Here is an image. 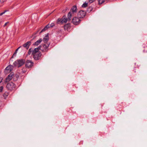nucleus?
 Returning <instances> with one entry per match:
<instances>
[{"label": "nucleus", "mask_w": 147, "mask_h": 147, "mask_svg": "<svg viewBox=\"0 0 147 147\" xmlns=\"http://www.w3.org/2000/svg\"><path fill=\"white\" fill-rule=\"evenodd\" d=\"M25 62V60L24 59H17L13 63V65L14 67H19L23 65Z\"/></svg>", "instance_id": "nucleus-2"}, {"label": "nucleus", "mask_w": 147, "mask_h": 147, "mask_svg": "<svg viewBox=\"0 0 147 147\" xmlns=\"http://www.w3.org/2000/svg\"><path fill=\"white\" fill-rule=\"evenodd\" d=\"M9 93L7 92H5L3 94V96L4 98L5 99L6 97L8 96Z\"/></svg>", "instance_id": "nucleus-22"}, {"label": "nucleus", "mask_w": 147, "mask_h": 147, "mask_svg": "<svg viewBox=\"0 0 147 147\" xmlns=\"http://www.w3.org/2000/svg\"><path fill=\"white\" fill-rule=\"evenodd\" d=\"M50 28L49 27V24L47 25H46L44 28L40 32L39 34H40L42 32H43L45 31L46 30H47L49 28Z\"/></svg>", "instance_id": "nucleus-16"}, {"label": "nucleus", "mask_w": 147, "mask_h": 147, "mask_svg": "<svg viewBox=\"0 0 147 147\" xmlns=\"http://www.w3.org/2000/svg\"><path fill=\"white\" fill-rule=\"evenodd\" d=\"M50 43V42L47 43L46 44H43L40 45L41 46L40 49L41 51L43 52H47L49 49L48 48L49 47Z\"/></svg>", "instance_id": "nucleus-3"}, {"label": "nucleus", "mask_w": 147, "mask_h": 147, "mask_svg": "<svg viewBox=\"0 0 147 147\" xmlns=\"http://www.w3.org/2000/svg\"><path fill=\"white\" fill-rule=\"evenodd\" d=\"M42 40V38H40L39 40H37L34 43L33 45L37 46L40 44Z\"/></svg>", "instance_id": "nucleus-17"}, {"label": "nucleus", "mask_w": 147, "mask_h": 147, "mask_svg": "<svg viewBox=\"0 0 147 147\" xmlns=\"http://www.w3.org/2000/svg\"><path fill=\"white\" fill-rule=\"evenodd\" d=\"M21 47H22V46H20L16 50L15 52H14L13 55H12V57H11V58H13L14 57H15L16 56V55L17 53V51H18L19 49L21 48Z\"/></svg>", "instance_id": "nucleus-18"}, {"label": "nucleus", "mask_w": 147, "mask_h": 147, "mask_svg": "<svg viewBox=\"0 0 147 147\" xmlns=\"http://www.w3.org/2000/svg\"><path fill=\"white\" fill-rule=\"evenodd\" d=\"M26 69L25 68H23L22 69V72L24 73L26 72Z\"/></svg>", "instance_id": "nucleus-26"}, {"label": "nucleus", "mask_w": 147, "mask_h": 147, "mask_svg": "<svg viewBox=\"0 0 147 147\" xmlns=\"http://www.w3.org/2000/svg\"><path fill=\"white\" fill-rule=\"evenodd\" d=\"M7 0H0V4H1L5 2Z\"/></svg>", "instance_id": "nucleus-28"}, {"label": "nucleus", "mask_w": 147, "mask_h": 147, "mask_svg": "<svg viewBox=\"0 0 147 147\" xmlns=\"http://www.w3.org/2000/svg\"><path fill=\"white\" fill-rule=\"evenodd\" d=\"M7 11V10H5L3 12L0 13V16H1L3 14H4L5 13V12H6Z\"/></svg>", "instance_id": "nucleus-29"}, {"label": "nucleus", "mask_w": 147, "mask_h": 147, "mask_svg": "<svg viewBox=\"0 0 147 147\" xmlns=\"http://www.w3.org/2000/svg\"><path fill=\"white\" fill-rule=\"evenodd\" d=\"M41 28H39L38 29V30L36 32V33H35V34H37L38 32H39V31H40V30L41 29Z\"/></svg>", "instance_id": "nucleus-33"}, {"label": "nucleus", "mask_w": 147, "mask_h": 147, "mask_svg": "<svg viewBox=\"0 0 147 147\" xmlns=\"http://www.w3.org/2000/svg\"><path fill=\"white\" fill-rule=\"evenodd\" d=\"M6 87L8 90H12L15 89L16 85L13 82H11L7 84Z\"/></svg>", "instance_id": "nucleus-4"}, {"label": "nucleus", "mask_w": 147, "mask_h": 147, "mask_svg": "<svg viewBox=\"0 0 147 147\" xmlns=\"http://www.w3.org/2000/svg\"><path fill=\"white\" fill-rule=\"evenodd\" d=\"M92 9L93 8L92 7L90 6L88 7L86 11L88 13H90L92 11Z\"/></svg>", "instance_id": "nucleus-20"}, {"label": "nucleus", "mask_w": 147, "mask_h": 147, "mask_svg": "<svg viewBox=\"0 0 147 147\" xmlns=\"http://www.w3.org/2000/svg\"><path fill=\"white\" fill-rule=\"evenodd\" d=\"M41 46H39L38 47L35 48L34 50H33V51L32 53V55H33L34 54H36L38 53H39L40 51H39L40 50Z\"/></svg>", "instance_id": "nucleus-12"}, {"label": "nucleus", "mask_w": 147, "mask_h": 147, "mask_svg": "<svg viewBox=\"0 0 147 147\" xmlns=\"http://www.w3.org/2000/svg\"><path fill=\"white\" fill-rule=\"evenodd\" d=\"M67 10V9H66L65 10H63L62 11V12L63 13H64L65 11Z\"/></svg>", "instance_id": "nucleus-34"}, {"label": "nucleus", "mask_w": 147, "mask_h": 147, "mask_svg": "<svg viewBox=\"0 0 147 147\" xmlns=\"http://www.w3.org/2000/svg\"><path fill=\"white\" fill-rule=\"evenodd\" d=\"M64 29L65 30H68L71 28V25L70 23H67L64 26Z\"/></svg>", "instance_id": "nucleus-15"}, {"label": "nucleus", "mask_w": 147, "mask_h": 147, "mask_svg": "<svg viewBox=\"0 0 147 147\" xmlns=\"http://www.w3.org/2000/svg\"><path fill=\"white\" fill-rule=\"evenodd\" d=\"M76 6L74 5L72 7L69 12H70L71 13H72V14H74L76 12Z\"/></svg>", "instance_id": "nucleus-13"}, {"label": "nucleus", "mask_w": 147, "mask_h": 147, "mask_svg": "<svg viewBox=\"0 0 147 147\" xmlns=\"http://www.w3.org/2000/svg\"><path fill=\"white\" fill-rule=\"evenodd\" d=\"M13 76V80L14 81H16L17 80L19 77V76L17 74L15 75H14Z\"/></svg>", "instance_id": "nucleus-19"}, {"label": "nucleus", "mask_w": 147, "mask_h": 147, "mask_svg": "<svg viewBox=\"0 0 147 147\" xmlns=\"http://www.w3.org/2000/svg\"><path fill=\"white\" fill-rule=\"evenodd\" d=\"M88 2H85L82 5V7H84V8L87 7L88 6Z\"/></svg>", "instance_id": "nucleus-21"}, {"label": "nucleus", "mask_w": 147, "mask_h": 147, "mask_svg": "<svg viewBox=\"0 0 147 147\" xmlns=\"http://www.w3.org/2000/svg\"><path fill=\"white\" fill-rule=\"evenodd\" d=\"M14 67L13 65H9L5 69L4 73L5 74H7L11 71L12 67Z\"/></svg>", "instance_id": "nucleus-8"}, {"label": "nucleus", "mask_w": 147, "mask_h": 147, "mask_svg": "<svg viewBox=\"0 0 147 147\" xmlns=\"http://www.w3.org/2000/svg\"><path fill=\"white\" fill-rule=\"evenodd\" d=\"M9 23V22H7L5 23V24H4V25L3 26L4 27H5L7 25V24H8Z\"/></svg>", "instance_id": "nucleus-32"}, {"label": "nucleus", "mask_w": 147, "mask_h": 147, "mask_svg": "<svg viewBox=\"0 0 147 147\" xmlns=\"http://www.w3.org/2000/svg\"><path fill=\"white\" fill-rule=\"evenodd\" d=\"M42 54L40 52L38 53L33 55V57L35 60H38L41 57Z\"/></svg>", "instance_id": "nucleus-9"}, {"label": "nucleus", "mask_w": 147, "mask_h": 147, "mask_svg": "<svg viewBox=\"0 0 147 147\" xmlns=\"http://www.w3.org/2000/svg\"><path fill=\"white\" fill-rule=\"evenodd\" d=\"M71 16L72 13L70 12H69L67 15V18H66L65 16H63L61 18H59L57 20V24H62L63 23H66L67 21L69 22L71 20Z\"/></svg>", "instance_id": "nucleus-1"}, {"label": "nucleus", "mask_w": 147, "mask_h": 147, "mask_svg": "<svg viewBox=\"0 0 147 147\" xmlns=\"http://www.w3.org/2000/svg\"><path fill=\"white\" fill-rule=\"evenodd\" d=\"M25 66L26 68H31L34 65V63L31 60H27L25 63Z\"/></svg>", "instance_id": "nucleus-5"}, {"label": "nucleus", "mask_w": 147, "mask_h": 147, "mask_svg": "<svg viewBox=\"0 0 147 147\" xmlns=\"http://www.w3.org/2000/svg\"><path fill=\"white\" fill-rule=\"evenodd\" d=\"M32 40H30L27 42L23 44L22 45V46L26 49L28 50L29 48V46L31 45L32 43Z\"/></svg>", "instance_id": "nucleus-10"}, {"label": "nucleus", "mask_w": 147, "mask_h": 147, "mask_svg": "<svg viewBox=\"0 0 147 147\" xmlns=\"http://www.w3.org/2000/svg\"><path fill=\"white\" fill-rule=\"evenodd\" d=\"M144 49L143 50V51L144 52H147V46H146L145 47H144Z\"/></svg>", "instance_id": "nucleus-25"}, {"label": "nucleus", "mask_w": 147, "mask_h": 147, "mask_svg": "<svg viewBox=\"0 0 147 147\" xmlns=\"http://www.w3.org/2000/svg\"><path fill=\"white\" fill-rule=\"evenodd\" d=\"M133 71H134V72L135 73H136V71L135 70H133Z\"/></svg>", "instance_id": "nucleus-36"}, {"label": "nucleus", "mask_w": 147, "mask_h": 147, "mask_svg": "<svg viewBox=\"0 0 147 147\" xmlns=\"http://www.w3.org/2000/svg\"><path fill=\"white\" fill-rule=\"evenodd\" d=\"M3 79L1 78H0V83H1L2 82Z\"/></svg>", "instance_id": "nucleus-35"}, {"label": "nucleus", "mask_w": 147, "mask_h": 147, "mask_svg": "<svg viewBox=\"0 0 147 147\" xmlns=\"http://www.w3.org/2000/svg\"><path fill=\"white\" fill-rule=\"evenodd\" d=\"M95 0H89V1L90 3H92Z\"/></svg>", "instance_id": "nucleus-31"}, {"label": "nucleus", "mask_w": 147, "mask_h": 147, "mask_svg": "<svg viewBox=\"0 0 147 147\" xmlns=\"http://www.w3.org/2000/svg\"><path fill=\"white\" fill-rule=\"evenodd\" d=\"M81 20L80 18L77 17H74L72 20V22L75 25H78L80 24Z\"/></svg>", "instance_id": "nucleus-6"}, {"label": "nucleus", "mask_w": 147, "mask_h": 147, "mask_svg": "<svg viewBox=\"0 0 147 147\" xmlns=\"http://www.w3.org/2000/svg\"><path fill=\"white\" fill-rule=\"evenodd\" d=\"M33 51V50L32 49V48H30L28 51V54L29 55L31 54V53H32V52Z\"/></svg>", "instance_id": "nucleus-24"}, {"label": "nucleus", "mask_w": 147, "mask_h": 147, "mask_svg": "<svg viewBox=\"0 0 147 147\" xmlns=\"http://www.w3.org/2000/svg\"><path fill=\"white\" fill-rule=\"evenodd\" d=\"M49 40V34L47 33L43 38V41L45 43H47Z\"/></svg>", "instance_id": "nucleus-14"}, {"label": "nucleus", "mask_w": 147, "mask_h": 147, "mask_svg": "<svg viewBox=\"0 0 147 147\" xmlns=\"http://www.w3.org/2000/svg\"><path fill=\"white\" fill-rule=\"evenodd\" d=\"M105 0H98V4L100 5L104 3Z\"/></svg>", "instance_id": "nucleus-23"}, {"label": "nucleus", "mask_w": 147, "mask_h": 147, "mask_svg": "<svg viewBox=\"0 0 147 147\" xmlns=\"http://www.w3.org/2000/svg\"><path fill=\"white\" fill-rule=\"evenodd\" d=\"M86 12L84 11L80 10L78 13V16L80 18H83L85 17Z\"/></svg>", "instance_id": "nucleus-7"}, {"label": "nucleus", "mask_w": 147, "mask_h": 147, "mask_svg": "<svg viewBox=\"0 0 147 147\" xmlns=\"http://www.w3.org/2000/svg\"><path fill=\"white\" fill-rule=\"evenodd\" d=\"M14 73L13 72H11L7 77L5 80L6 82H7L11 80L13 78Z\"/></svg>", "instance_id": "nucleus-11"}, {"label": "nucleus", "mask_w": 147, "mask_h": 147, "mask_svg": "<svg viewBox=\"0 0 147 147\" xmlns=\"http://www.w3.org/2000/svg\"><path fill=\"white\" fill-rule=\"evenodd\" d=\"M3 89V86H1L0 87V92H1Z\"/></svg>", "instance_id": "nucleus-30"}, {"label": "nucleus", "mask_w": 147, "mask_h": 147, "mask_svg": "<svg viewBox=\"0 0 147 147\" xmlns=\"http://www.w3.org/2000/svg\"><path fill=\"white\" fill-rule=\"evenodd\" d=\"M55 26V24L54 23H52L50 25H49L50 28H52Z\"/></svg>", "instance_id": "nucleus-27"}]
</instances>
